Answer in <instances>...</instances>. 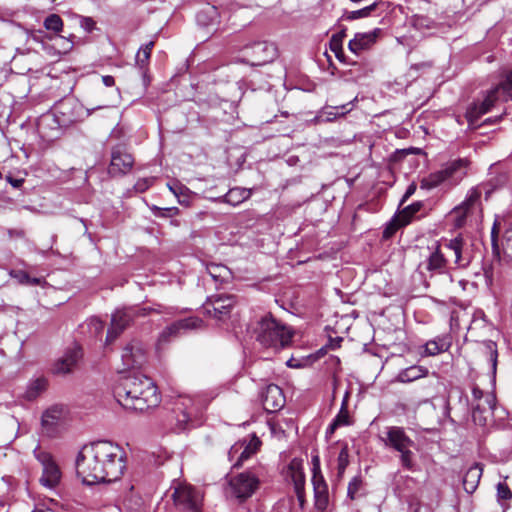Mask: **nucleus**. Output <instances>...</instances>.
<instances>
[{
	"instance_id": "obj_1",
	"label": "nucleus",
	"mask_w": 512,
	"mask_h": 512,
	"mask_svg": "<svg viewBox=\"0 0 512 512\" xmlns=\"http://www.w3.org/2000/svg\"><path fill=\"white\" fill-rule=\"evenodd\" d=\"M125 469V451L110 441H97L84 446L76 459L77 475L87 485L116 481Z\"/></svg>"
},
{
	"instance_id": "obj_2",
	"label": "nucleus",
	"mask_w": 512,
	"mask_h": 512,
	"mask_svg": "<svg viewBox=\"0 0 512 512\" xmlns=\"http://www.w3.org/2000/svg\"><path fill=\"white\" fill-rule=\"evenodd\" d=\"M113 393L123 408L141 413L157 407L161 402L154 381L142 374L121 377L114 386Z\"/></svg>"
},
{
	"instance_id": "obj_3",
	"label": "nucleus",
	"mask_w": 512,
	"mask_h": 512,
	"mask_svg": "<svg viewBox=\"0 0 512 512\" xmlns=\"http://www.w3.org/2000/svg\"><path fill=\"white\" fill-rule=\"evenodd\" d=\"M293 332L277 321L271 313L263 316L256 328V340L265 348L279 351L290 345Z\"/></svg>"
},
{
	"instance_id": "obj_4",
	"label": "nucleus",
	"mask_w": 512,
	"mask_h": 512,
	"mask_svg": "<svg viewBox=\"0 0 512 512\" xmlns=\"http://www.w3.org/2000/svg\"><path fill=\"white\" fill-rule=\"evenodd\" d=\"M384 442L387 447L399 452V461L403 469L410 472L418 470L415 454L412 451L415 442L406 434L404 428L398 426L387 428Z\"/></svg>"
},
{
	"instance_id": "obj_5",
	"label": "nucleus",
	"mask_w": 512,
	"mask_h": 512,
	"mask_svg": "<svg viewBox=\"0 0 512 512\" xmlns=\"http://www.w3.org/2000/svg\"><path fill=\"white\" fill-rule=\"evenodd\" d=\"M468 163L466 159H457L447 163L441 170L424 177L420 182V188L431 190L445 182H449L451 185L457 184L465 176Z\"/></svg>"
},
{
	"instance_id": "obj_6",
	"label": "nucleus",
	"mask_w": 512,
	"mask_h": 512,
	"mask_svg": "<svg viewBox=\"0 0 512 512\" xmlns=\"http://www.w3.org/2000/svg\"><path fill=\"white\" fill-rule=\"evenodd\" d=\"M151 312L161 313L156 308L129 306L117 309L111 316L110 327L107 331L106 343H112L128 328L135 318L144 317Z\"/></svg>"
},
{
	"instance_id": "obj_7",
	"label": "nucleus",
	"mask_w": 512,
	"mask_h": 512,
	"mask_svg": "<svg viewBox=\"0 0 512 512\" xmlns=\"http://www.w3.org/2000/svg\"><path fill=\"white\" fill-rule=\"evenodd\" d=\"M259 486V478L251 471H245L230 477L225 493L228 499L241 504L251 498Z\"/></svg>"
},
{
	"instance_id": "obj_8",
	"label": "nucleus",
	"mask_w": 512,
	"mask_h": 512,
	"mask_svg": "<svg viewBox=\"0 0 512 512\" xmlns=\"http://www.w3.org/2000/svg\"><path fill=\"white\" fill-rule=\"evenodd\" d=\"M448 260H452L456 268H466L474 258L473 241L467 236L459 234L453 239L446 241L443 245Z\"/></svg>"
},
{
	"instance_id": "obj_9",
	"label": "nucleus",
	"mask_w": 512,
	"mask_h": 512,
	"mask_svg": "<svg viewBox=\"0 0 512 512\" xmlns=\"http://www.w3.org/2000/svg\"><path fill=\"white\" fill-rule=\"evenodd\" d=\"M245 58L241 62L251 66H262L272 62L277 57V48L266 41L254 42L243 48Z\"/></svg>"
},
{
	"instance_id": "obj_10",
	"label": "nucleus",
	"mask_w": 512,
	"mask_h": 512,
	"mask_svg": "<svg viewBox=\"0 0 512 512\" xmlns=\"http://www.w3.org/2000/svg\"><path fill=\"white\" fill-rule=\"evenodd\" d=\"M34 456L42 465V476L40 477V483L47 488H55L61 480V470L52 455L46 451L36 448L34 450Z\"/></svg>"
},
{
	"instance_id": "obj_11",
	"label": "nucleus",
	"mask_w": 512,
	"mask_h": 512,
	"mask_svg": "<svg viewBox=\"0 0 512 512\" xmlns=\"http://www.w3.org/2000/svg\"><path fill=\"white\" fill-rule=\"evenodd\" d=\"M500 223L496 220L491 229V246L493 257L498 261L512 263V228L506 229L499 240Z\"/></svg>"
},
{
	"instance_id": "obj_12",
	"label": "nucleus",
	"mask_w": 512,
	"mask_h": 512,
	"mask_svg": "<svg viewBox=\"0 0 512 512\" xmlns=\"http://www.w3.org/2000/svg\"><path fill=\"white\" fill-rule=\"evenodd\" d=\"M261 446L260 439L251 435L249 439H242L234 443L228 451V459L234 468L241 467L243 463L257 453Z\"/></svg>"
},
{
	"instance_id": "obj_13",
	"label": "nucleus",
	"mask_w": 512,
	"mask_h": 512,
	"mask_svg": "<svg viewBox=\"0 0 512 512\" xmlns=\"http://www.w3.org/2000/svg\"><path fill=\"white\" fill-rule=\"evenodd\" d=\"M54 115L64 124L69 126L75 122L81 121L86 116V109L83 108L77 100L73 98H64L54 106Z\"/></svg>"
},
{
	"instance_id": "obj_14",
	"label": "nucleus",
	"mask_w": 512,
	"mask_h": 512,
	"mask_svg": "<svg viewBox=\"0 0 512 512\" xmlns=\"http://www.w3.org/2000/svg\"><path fill=\"white\" fill-rule=\"evenodd\" d=\"M176 506L187 512H201L202 495L190 485H179L173 492Z\"/></svg>"
},
{
	"instance_id": "obj_15",
	"label": "nucleus",
	"mask_w": 512,
	"mask_h": 512,
	"mask_svg": "<svg viewBox=\"0 0 512 512\" xmlns=\"http://www.w3.org/2000/svg\"><path fill=\"white\" fill-rule=\"evenodd\" d=\"M134 162V157L127 151L125 146L116 145L111 149L108 173L112 177L124 176L131 171Z\"/></svg>"
},
{
	"instance_id": "obj_16",
	"label": "nucleus",
	"mask_w": 512,
	"mask_h": 512,
	"mask_svg": "<svg viewBox=\"0 0 512 512\" xmlns=\"http://www.w3.org/2000/svg\"><path fill=\"white\" fill-rule=\"evenodd\" d=\"M235 302V296L231 294L213 295L207 298L203 309L215 319L223 320L230 316Z\"/></svg>"
},
{
	"instance_id": "obj_17",
	"label": "nucleus",
	"mask_w": 512,
	"mask_h": 512,
	"mask_svg": "<svg viewBox=\"0 0 512 512\" xmlns=\"http://www.w3.org/2000/svg\"><path fill=\"white\" fill-rule=\"evenodd\" d=\"M179 429H185L186 425L196 415L198 408L195 400L189 395H179L175 398L172 408Z\"/></svg>"
},
{
	"instance_id": "obj_18",
	"label": "nucleus",
	"mask_w": 512,
	"mask_h": 512,
	"mask_svg": "<svg viewBox=\"0 0 512 512\" xmlns=\"http://www.w3.org/2000/svg\"><path fill=\"white\" fill-rule=\"evenodd\" d=\"M201 320L196 317H188L173 322L171 325L165 327L158 337L159 344H166L170 340L177 338L188 330L198 328Z\"/></svg>"
},
{
	"instance_id": "obj_19",
	"label": "nucleus",
	"mask_w": 512,
	"mask_h": 512,
	"mask_svg": "<svg viewBox=\"0 0 512 512\" xmlns=\"http://www.w3.org/2000/svg\"><path fill=\"white\" fill-rule=\"evenodd\" d=\"M502 89L500 84L488 91L485 98L480 102L472 103L466 111V118L470 124H474L478 119L488 113L498 100V91Z\"/></svg>"
},
{
	"instance_id": "obj_20",
	"label": "nucleus",
	"mask_w": 512,
	"mask_h": 512,
	"mask_svg": "<svg viewBox=\"0 0 512 512\" xmlns=\"http://www.w3.org/2000/svg\"><path fill=\"white\" fill-rule=\"evenodd\" d=\"M121 359L126 369L141 367L146 362V351L138 340H132L123 348Z\"/></svg>"
},
{
	"instance_id": "obj_21",
	"label": "nucleus",
	"mask_w": 512,
	"mask_h": 512,
	"mask_svg": "<svg viewBox=\"0 0 512 512\" xmlns=\"http://www.w3.org/2000/svg\"><path fill=\"white\" fill-rule=\"evenodd\" d=\"M477 196L478 193L475 190H469L465 200L450 212V216L454 219L455 227H462L468 216L475 211H481V208L477 206Z\"/></svg>"
},
{
	"instance_id": "obj_22",
	"label": "nucleus",
	"mask_w": 512,
	"mask_h": 512,
	"mask_svg": "<svg viewBox=\"0 0 512 512\" xmlns=\"http://www.w3.org/2000/svg\"><path fill=\"white\" fill-rule=\"evenodd\" d=\"M64 124L54 113L42 115L37 122L39 135L47 141L57 139L61 135Z\"/></svg>"
},
{
	"instance_id": "obj_23",
	"label": "nucleus",
	"mask_w": 512,
	"mask_h": 512,
	"mask_svg": "<svg viewBox=\"0 0 512 512\" xmlns=\"http://www.w3.org/2000/svg\"><path fill=\"white\" fill-rule=\"evenodd\" d=\"M81 357L82 351L79 347L68 349L64 355L55 362L53 373L57 375H66L71 373Z\"/></svg>"
},
{
	"instance_id": "obj_24",
	"label": "nucleus",
	"mask_w": 512,
	"mask_h": 512,
	"mask_svg": "<svg viewBox=\"0 0 512 512\" xmlns=\"http://www.w3.org/2000/svg\"><path fill=\"white\" fill-rule=\"evenodd\" d=\"M495 406V398L488 394L483 401L472 403V418L475 424L485 426L488 419L492 417V411Z\"/></svg>"
},
{
	"instance_id": "obj_25",
	"label": "nucleus",
	"mask_w": 512,
	"mask_h": 512,
	"mask_svg": "<svg viewBox=\"0 0 512 512\" xmlns=\"http://www.w3.org/2000/svg\"><path fill=\"white\" fill-rule=\"evenodd\" d=\"M442 245L436 243L426 260V269L432 273L446 274L448 269V257L442 251Z\"/></svg>"
},
{
	"instance_id": "obj_26",
	"label": "nucleus",
	"mask_w": 512,
	"mask_h": 512,
	"mask_svg": "<svg viewBox=\"0 0 512 512\" xmlns=\"http://www.w3.org/2000/svg\"><path fill=\"white\" fill-rule=\"evenodd\" d=\"M263 407L268 412L280 410L285 404V397L282 389L275 384L266 387L262 396Z\"/></svg>"
},
{
	"instance_id": "obj_27",
	"label": "nucleus",
	"mask_w": 512,
	"mask_h": 512,
	"mask_svg": "<svg viewBox=\"0 0 512 512\" xmlns=\"http://www.w3.org/2000/svg\"><path fill=\"white\" fill-rule=\"evenodd\" d=\"M380 32L381 29L376 28L371 32L356 33L354 38L348 43L349 50L356 55L359 54L362 50L369 48L376 42Z\"/></svg>"
},
{
	"instance_id": "obj_28",
	"label": "nucleus",
	"mask_w": 512,
	"mask_h": 512,
	"mask_svg": "<svg viewBox=\"0 0 512 512\" xmlns=\"http://www.w3.org/2000/svg\"><path fill=\"white\" fill-rule=\"evenodd\" d=\"M314 491L315 507L319 511H324L329 504L328 485L323 476H315L311 479Z\"/></svg>"
},
{
	"instance_id": "obj_29",
	"label": "nucleus",
	"mask_w": 512,
	"mask_h": 512,
	"mask_svg": "<svg viewBox=\"0 0 512 512\" xmlns=\"http://www.w3.org/2000/svg\"><path fill=\"white\" fill-rule=\"evenodd\" d=\"M67 414L66 406L55 404L44 411L41 418L43 428L47 431L53 430Z\"/></svg>"
},
{
	"instance_id": "obj_30",
	"label": "nucleus",
	"mask_w": 512,
	"mask_h": 512,
	"mask_svg": "<svg viewBox=\"0 0 512 512\" xmlns=\"http://www.w3.org/2000/svg\"><path fill=\"white\" fill-rule=\"evenodd\" d=\"M124 512H148L147 505L139 493L131 486L123 500Z\"/></svg>"
},
{
	"instance_id": "obj_31",
	"label": "nucleus",
	"mask_w": 512,
	"mask_h": 512,
	"mask_svg": "<svg viewBox=\"0 0 512 512\" xmlns=\"http://www.w3.org/2000/svg\"><path fill=\"white\" fill-rule=\"evenodd\" d=\"M119 94V88H115L112 92H106L101 87H96L93 92V98L97 105L92 108H86V116H90L95 110L110 107L111 98Z\"/></svg>"
},
{
	"instance_id": "obj_32",
	"label": "nucleus",
	"mask_w": 512,
	"mask_h": 512,
	"mask_svg": "<svg viewBox=\"0 0 512 512\" xmlns=\"http://www.w3.org/2000/svg\"><path fill=\"white\" fill-rule=\"evenodd\" d=\"M48 387V380L43 377H37L34 379H31L28 382L27 388L25 390V393L23 397L28 401H33L37 399L43 392L46 391Z\"/></svg>"
},
{
	"instance_id": "obj_33",
	"label": "nucleus",
	"mask_w": 512,
	"mask_h": 512,
	"mask_svg": "<svg viewBox=\"0 0 512 512\" xmlns=\"http://www.w3.org/2000/svg\"><path fill=\"white\" fill-rule=\"evenodd\" d=\"M482 468L479 464H474L466 471L463 477V488L467 493H473L480 482Z\"/></svg>"
},
{
	"instance_id": "obj_34",
	"label": "nucleus",
	"mask_w": 512,
	"mask_h": 512,
	"mask_svg": "<svg viewBox=\"0 0 512 512\" xmlns=\"http://www.w3.org/2000/svg\"><path fill=\"white\" fill-rule=\"evenodd\" d=\"M288 476L294 484V490L303 489L305 486V474L301 461L293 459L288 466Z\"/></svg>"
},
{
	"instance_id": "obj_35",
	"label": "nucleus",
	"mask_w": 512,
	"mask_h": 512,
	"mask_svg": "<svg viewBox=\"0 0 512 512\" xmlns=\"http://www.w3.org/2000/svg\"><path fill=\"white\" fill-rule=\"evenodd\" d=\"M252 194L250 189L235 187L231 188L223 197L222 201L233 206H237L249 199Z\"/></svg>"
},
{
	"instance_id": "obj_36",
	"label": "nucleus",
	"mask_w": 512,
	"mask_h": 512,
	"mask_svg": "<svg viewBox=\"0 0 512 512\" xmlns=\"http://www.w3.org/2000/svg\"><path fill=\"white\" fill-rule=\"evenodd\" d=\"M428 374V369L423 366H410L401 370L397 375V381L402 383H408L415 381L421 377H425Z\"/></svg>"
},
{
	"instance_id": "obj_37",
	"label": "nucleus",
	"mask_w": 512,
	"mask_h": 512,
	"mask_svg": "<svg viewBox=\"0 0 512 512\" xmlns=\"http://www.w3.org/2000/svg\"><path fill=\"white\" fill-rule=\"evenodd\" d=\"M155 45L154 41H150L144 45H142L136 56H135V65L139 68V70L143 73L147 71L152 49Z\"/></svg>"
},
{
	"instance_id": "obj_38",
	"label": "nucleus",
	"mask_w": 512,
	"mask_h": 512,
	"mask_svg": "<svg viewBox=\"0 0 512 512\" xmlns=\"http://www.w3.org/2000/svg\"><path fill=\"white\" fill-rule=\"evenodd\" d=\"M356 99L357 98L343 105L326 107L322 112V114L326 116V121H332L337 117H342L349 113L352 110L353 102Z\"/></svg>"
},
{
	"instance_id": "obj_39",
	"label": "nucleus",
	"mask_w": 512,
	"mask_h": 512,
	"mask_svg": "<svg viewBox=\"0 0 512 512\" xmlns=\"http://www.w3.org/2000/svg\"><path fill=\"white\" fill-rule=\"evenodd\" d=\"M424 204L422 201H416L412 204L404 207L399 213V217L403 220V223L408 225L416 213H418L422 208Z\"/></svg>"
},
{
	"instance_id": "obj_40",
	"label": "nucleus",
	"mask_w": 512,
	"mask_h": 512,
	"mask_svg": "<svg viewBox=\"0 0 512 512\" xmlns=\"http://www.w3.org/2000/svg\"><path fill=\"white\" fill-rule=\"evenodd\" d=\"M381 2H374L372 3L371 5L369 6H366L362 9H359V10H356V11H350V12H346L342 18L345 19V20H348V21H352V20H356V19H360V18H365V17H368L371 15V13L376 10V8L379 6Z\"/></svg>"
},
{
	"instance_id": "obj_41",
	"label": "nucleus",
	"mask_w": 512,
	"mask_h": 512,
	"mask_svg": "<svg viewBox=\"0 0 512 512\" xmlns=\"http://www.w3.org/2000/svg\"><path fill=\"white\" fill-rule=\"evenodd\" d=\"M43 26L46 30L53 32L54 34H59L62 32L64 23L62 18L58 14H49L43 22Z\"/></svg>"
},
{
	"instance_id": "obj_42",
	"label": "nucleus",
	"mask_w": 512,
	"mask_h": 512,
	"mask_svg": "<svg viewBox=\"0 0 512 512\" xmlns=\"http://www.w3.org/2000/svg\"><path fill=\"white\" fill-rule=\"evenodd\" d=\"M497 188V184H494L492 181L481 183L475 187H472L470 190H475L478 193L477 196V206L481 208V197L484 194L485 199L488 200L493 191Z\"/></svg>"
},
{
	"instance_id": "obj_43",
	"label": "nucleus",
	"mask_w": 512,
	"mask_h": 512,
	"mask_svg": "<svg viewBox=\"0 0 512 512\" xmlns=\"http://www.w3.org/2000/svg\"><path fill=\"white\" fill-rule=\"evenodd\" d=\"M406 226V224L403 223V220L401 217H399L398 214H395L392 219L386 224L384 230H383V238L389 239L391 238L399 228Z\"/></svg>"
},
{
	"instance_id": "obj_44",
	"label": "nucleus",
	"mask_w": 512,
	"mask_h": 512,
	"mask_svg": "<svg viewBox=\"0 0 512 512\" xmlns=\"http://www.w3.org/2000/svg\"><path fill=\"white\" fill-rule=\"evenodd\" d=\"M348 405V393H346L340 411L334 418V425L346 426L350 424V416L347 408Z\"/></svg>"
},
{
	"instance_id": "obj_45",
	"label": "nucleus",
	"mask_w": 512,
	"mask_h": 512,
	"mask_svg": "<svg viewBox=\"0 0 512 512\" xmlns=\"http://www.w3.org/2000/svg\"><path fill=\"white\" fill-rule=\"evenodd\" d=\"M483 346L485 348L486 354L489 357V361L491 363V368H492V373L495 374L496 367H497V357H498L497 345L492 340H486L483 342Z\"/></svg>"
},
{
	"instance_id": "obj_46",
	"label": "nucleus",
	"mask_w": 512,
	"mask_h": 512,
	"mask_svg": "<svg viewBox=\"0 0 512 512\" xmlns=\"http://www.w3.org/2000/svg\"><path fill=\"white\" fill-rule=\"evenodd\" d=\"M349 465V451L347 445L343 446L337 458V470L340 477L343 476L347 466Z\"/></svg>"
},
{
	"instance_id": "obj_47",
	"label": "nucleus",
	"mask_w": 512,
	"mask_h": 512,
	"mask_svg": "<svg viewBox=\"0 0 512 512\" xmlns=\"http://www.w3.org/2000/svg\"><path fill=\"white\" fill-rule=\"evenodd\" d=\"M446 350H447V346H446L445 342H443L442 340H439V341L431 340V341H428L425 345V351L430 356L437 355Z\"/></svg>"
},
{
	"instance_id": "obj_48",
	"label": "nucleus",
	"mask_w": 512,
	"mask_h": 512,
	"mask_svg": "<svg viewBox=\"0 0 512 512\" xmlns=\"http://www.w3.org/2000/svg\"><path fill=\"white\" fill-rule=\"evenodd\" d=\"M151 211L154 216L160 218H172L180 213V210L177 207L160 208L157 206H152Z\"/></svg>"
},
{
	"instance_id": "obj_49",
	"label": "nucleus",
	"mask_w": 512,
	"mask_h": 512,
	"mask_svg": "<svg viewBox=\"0 0 512 512\" xmlns=\"http://www.w3.org/2000/svg\"><path fill=\"white\" fill-rule=\"evenodd\" d=\"M362 478L360 476H355L353 477L349 484H348V488H347V496L351 499V500H354L357 498L358 496V492L360 491L361 487H362Z\"/></svg>"
},
{
	"instance_id": "obj_50",
	"label": "nucleus",
	"mask_w": 512,
	"mask_h": 512,
	"mask_svg": "<svg viewBox=\"0 0 512 512\" xmlns=\"http://www.w3.org/2000/svg\"><path fill=\"white\" fill-rule=\"evenodd\" d=\"M207 271L210 274V276L215 280L218 281L220 279H223L225 275L228 272V269L224 265H215L212 264L207 267Z\"/></svg>"
},
{
	"instance_id": "obj_51",
	"label": "nucleus",
	"mask_w": 512,
	"mask_h": 512,
	"mask_svg": "<svg viewBox=\"0 0 512 512\" xmlns=\"http://www.w3.org/2000/svg\"><path fill=\"white\" fill-rule=\"evenodd\" d=\"M169 190L177 197L180 196L186 197L187 193H190V190L181 184L179 181H173L171 183H168Z\"/></svg>"
},
{
	"instance_id": "obj_52",
	"label": "nucleus",
	"mask_w": 512,
	"mask_h": 512,
	"mask_svg": "<svg viewBox=\"0 0 512 512\" xmlns=\"http://www.w3.org/2000/svg\"><path fill=\"white\" fill-rule=\"evenodd\" d=\"M497 497L498 500H510L512 498V492L507 484L502 482L497 484Z\"/></svg>"
},
{
	"instance_id": "obj_53",
	"label": "nucleus",
	"mask_w": 512,
	"mask_h": 512,
	"mask_svg": "<svg viewBox=\"0 0 512 512\" xmlns=\"http://www.w3.org/2000/svg\"><path fill=\"white\" fill-rule=\"evenodd\" d=\"M502 90L512 99V70L506 74L505 79L500 83Z\"/></svg>"
},
{
	"instance_id": "obj_54",
	"label": "nucleus",
	"mask_w": 512,
	"mask_h": 512,
	"mask_svg": "<svg viewBox=\"0 0 512 512\" xmlns=\"http://www.w3.org/2000/svg\"><path fill=\"white\" fill-rule=\"evenodd\" d=\"M10 275L20 284L27 285L28 281L30 280V275L24 270H11Z\"/></svg>"
},
{
	"instance_id": "obj_55",
	"label": "nucleus",
	"mask_w": 512,
	"mask_h": 512,
	"mask_svg": "<svg viewBox=\"0 0 512 512\" xmlns=\"http://www.w3.org/2000/svg\"><path fill=\"white\" fill-rule=\"evenodd\" d=\"M417 185L415 182H412L406 189L404 195L400 200L399 206H402L416 191Z\"/></svg>"
},
{
	"instance_id": "obj_56",
	"label": "nucleus",
	"mask_w": 512,
	"mask_h": 512,
	"mask_svg": "<svg viewBox=\"0 0 512 512\" xmlns=\"http://www.w3.org/2000/svg\"><path fill=\"white\" fill-rule=\"evenodd\" d=\"M323 476L320 468L319 456L315 455L312 457V477Z\"/></svg>"
},
{
	"instance_id": "obj_57",
	"label": "nucleus",
	"mask_w": 512,
	"mask_h": 512,
	"mask_svg": "<svg viewBox=\"0 0 512 512\" xmlns=\"http://www.w3.org/2000/svg\"><path fill=\"white\" fill-rule=\"evenodd\" d=\"M329 46L332 52H341V48H343V42L338 38L332 36L330 39Z\"/></svg>"
},
{
	"instance_id": "obj_58",
	"label": "nucleus",
	"mask_w": 512,
	"mask_h": 512,
	"mask_svg": "<svg viewBox=\"0 0 512 512\" xmlns=\"http://www.w3.org/2000/svg\"><path fill=\"white\" fill-rule=\"evenodd\" d=\"M80 23H81V27L84 28L88 32H91L95 26L94 20L90 17H82Z\"/></svg>"
},
{
	"instance_id": "obj_59",
	"label": "nucleus",
	"mask_w": 512,
	"mask_h": 512,
	"mask_svg": "<svg viewBox=\"0 0 512 512\" xmlns=\"http://www.w3.org/2000/svg\"><path fill=\"white\" fill-rule=\"evenodd\" d=\"M432 66H433L432 61H424V62H420V63L411 65L410 69L419 71V70H423V69H430Z\"/></svg>"
},
{
	"instance_id": "obj_60",
	"label": "nucleus",
	"mask_w": 512,
	"mask_h": 512,
	"mask_svg": "<svg viewBox=\"0 0 512 512\" xmlns=\"http://www.w3.org/2000/svg\"><path fill=\"white\" fill-rule=\"evenodd\" d=\"M151 182L148 179H140L135 184V189L139 192H144L149 186Z\"/></svg>"
},
{
	"instance_id": "obj_61",
	"label": "nucleus",
	"mask_w": 512,
	"mask_h": 512,
	"mask_svg": "<svg viewBox=\"0 0 512 512\" xmlns=\"http://www.w3.org/2000/svg\"><path fill=\"white\" fill-rule=\"evenodd\" d=\"M472 396H473V403L474 402L478 403V402L484 400L483 399V396H484L483 391L477 386H474L472 388Z\"/></svg>"
},
{
	"instance_id": "obj_62",
	"label": "nucleus",
	"mask_w": 512,
	"mask_h": 512,
	"mask_svg": "<svg viewBox=\"0 0 512 512\" xmlns=\"http://www.w3.org/2000/svg\"><path fill=\"white\" fill-rule=\"evenodd\" d=\"M8 236L10 239L13 238H24L25 232L22 229H8L7 230Z\"/></svg>"
},
{
	"instance_id": "obj_63",
	"label": "nucleus",
	"mask_w": 512,
	"mask_h": 512,
	"mask_svg": "<svg viewBox=\"0 0 512 512\" xmlns=\"http://www.w3.org/2000/svg\"><path fill=\"white\" fill-rule=\"evenodd\" d=\"M102 83L105 87H114L115 86V79L111 75H105L102 76Z\"/></svg>"
},
{
	"instance_id": "obj_64",
	"label": "nucleus",
	"mask_w": 512,
	"mask_h": 512,
	"mask_svg": "<svg viewBox=\"0 0 512 512\" xmlns=\"http://www.w3.org/2000/svg\"><path fill=\"white\" fill-rule=\"evenodd\" d=\"M7 181L14 187V188H19L22 186V184L24 183V179L22 178H13L11 176H8L7 177Z\"/></svg>"
}]
</instances>
